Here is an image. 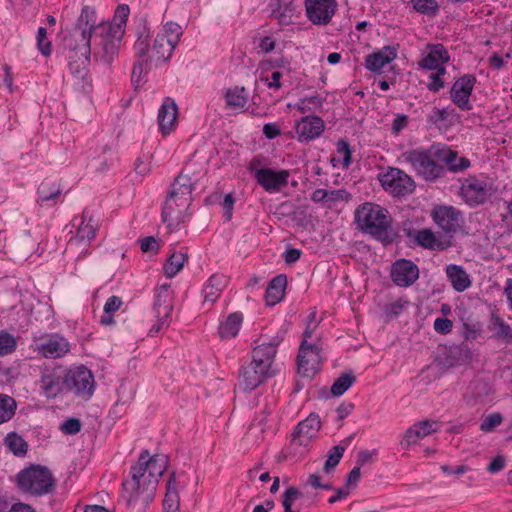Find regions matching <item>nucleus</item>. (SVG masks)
Listing matches in <instances>:
<instances>
[{
	"mask_svg": "<svg viewBox=\"0 0 512 512\" xmlns=\"http://www.w3.org/2000/svg\"><path fill=\"white\" fill-rule=\"evenodd\" d=\"M130 476L122 483V498L128 505L137 502L149 505L156 495L160 480L157 454L149 456L148 451H143L137 464L131 467Z\"/></svg>",
	"mask_w": 512,
	"mask_h": 512,
	"instance_id": "f257e3e1",
	"label": "nucleus"
},
{
	"mask_svg": "<svg viewBox=\"0 0 512 512\" xmlns=\"http://www.w3.org/2000/svg\"><path fill=\"white\" fill-rule=\"evenodd\" d=\"M93 11V23L89 25L94 37V57L110 64L118 53L120 42L125 33V27L130 13L128 5H119L115 11L112 22H101L97 24L96 11L93 7L84 6Z\"/></svg>",
	"mask_w": 512,
	"mask_h": 512,
	"instance_id": "f03ea898",
	"label": "nucleus"
},
{
	"mask_svg": "<svg viewBox=\"0 0 512 512\" xmlns=\"http://www.w3.org/2000/svg\"><path fill=\"white\" fill-rule=\"evenodd\" d=\"M252 351V360L242 367L239 374V385L246 391H252L273 375L271 367L277 354V347L282 338L275 336L269 341L261 337Z\"/></svg>",
	"mask_w": 512,
	"mask_h": 512,
	"instance_id": "7ed1b4c3",
	"label": "nucleus"
},
{
	"mask_svg": "<svg viewBox=\"0 0 512 512\" xmlns=\"http://www.w3.org/2000/svg\"><path fill=\"white\" fill-rule=\"evenodd\" d=\"M354 222L361 232L372 236L384 245L391 244L396 232L392 226V216L379 204L365 202L354 212Z\"/></svg>",
	"mask_w": 512,
	"mask_h": 512,
	"instance_id": "20e7f679",
	"label": "nucleus"
},
{
	"mask_svg": "<svg viewBox=\"0 0 512 512\" xmlns=\"http://www.w3.org/2000/svg\"><path fill=\"white\" fill-rule=\"evenodd\" d=\"M94 13L89 8L82 9L77 19L75 32L79 33L83 43L80 56L77 52H71L68 59V67L71 74L78 80H81V89L88 93L91 90V78L88 74L87 65L90 61L91 53L94 54V37L89 31V25L93 23Z\"/></svg>",
	"mask_w": 512,
	"mask_h": 512,
	"instance_id": "39448f33",
	"label": "nucleus"
},
{
	"mask_svg": "<svg viewBox=\"0 0 512 512\" xmlns=\"http://www.w3.org/2000/svg\"><path fill=\"white\" fill-rule=\"evenodd\" d=\"M18 488L25 494L43 496L55 489V478L52 472L43 465H31L16 475Z\"/></svg>",
	"mask_w": 512,
	"mask_h": 512,
	"instance_id": "423d86ee",
	"label": "nucleus"
},
{
	"mask_svg": "<svg viewBox=\"0 0 512 512\" xmlns=\"http://www.w3.org/2000/svg\"><path fill=\"white\" fill-rule=\"evenodd\" d=\"M440 148L414 149L403 154L406 162L411 165L415 173L426 181L433 182L445 175V167L441 164L437 154Z\"/></svg>",
	"mask_w": 512,
	"mask_h": 512,
	"instance_id": "0eeeda50",
	"label": "nucleus"
},
{
	"mask_svg": "<svg viewBox=\"0 0 512 512\" xmlns=\"http://www.w3.org/2000/svg\"><path fill=\"white\" fill-rule=\"evenodd\" d=\"M149 37V31L143 26L138 32V38L134 44L135 54L138 60L133 67L131 81L136 89L148 81V73L152 68L157 69L159 66V57L154 58L153 55L147 57L150 47Z\"/></svg>",
	"mask_w": 512,
	"mask_h": 512,
	"instance_id": "6e6552de",
	"label": "nucleus"
},
{
	"mask_svg": "<svg viewBox=\"0 0 512 512\" xmlns=\"http://www.w3.org/2000/svg\"><path fill=\"white\" fill-rule=\"evenodd\" d=\"M64 384L65 390L84 400L90 399L95 389L94 376L85 366L69 369L64 377Z\"/></svg>",
	"mask_w": 512,
	"mask_h": 512,
	"instance_id": "1a4fd4ad",
	"label": "nucleus"
},
{
	"mask_svg": "<svg viewBox=\"0 0 512 512\" xmlns=\"http://www.w3.org/2000/svg\"><path fill=\"white\" fill-rule=\"evenodd\" d=\"M383 188L394 196H406L415 190V182L411 176L399 168L389 167L379 175Z\"/></svg>",
	"mask_w": 512,
	"mask_h": 512,
	"instance_id": "9d476101",
	"label": "nucleus"
},
{
	"mask_svg": "<svg viewBox=\"0 0 512 512\" xmlns=\"http://www.w3.org/2000/svg\"><path fill=\"white\" fill-rule=\"evenodd\" d=\"M321 349L314 345L302 341L297 355L298 373L305 378H313L321 369Z\"/></svg>",
	"mask_w": 512,
	"mask_h": 512,
	"instance_id": "9b49d317",
	"label": "nucleus"
},
{
	"mask_svg": "<svg viewBox=\"0 0 512 512\" xmlns=\"http://www.w3.org/2000/svg\"><path fill=\"white\" fill-rule=\"evenodd\" d=\"M491 195V185L475 176L466 178L460 187V196L470 207L484 204Z\"/></svg>",
	"mask_w": 512,
	"mask_h": 512,
	"instance_id": "f8f14e48",
	"label": "nucleus"
},
{
	"mask_svg": "<svg viewBox=\"0 0 512 512\" xmlns=\"http://www.w3.org/2000/svg\"><path fill=\"white\" fill-rule=\"evenodd\" d=\"M72 225L77 227V231L75 236L70 238L68 246L85 250L96 236L97 223L89 216L88 211L84 210L80 218L75 217L72 220Z\"/></svg>",
	"mask_w": 512,
	"mask_h": 512,
	"instance_id": "ddd939ff",
	"label": "nucleus"
},
{
	"mask_svg": "<svg viewBox=\"0 0 512 512\" xmlns=\"http://www.w3.org/2000/svg\"><path fill=\"white\" fill-rule=\"evenodd\" d=\"M290 171L286 169L274 170L263 168L255 173V180L268 193L280 192L287 187Z\"/></svg>",
	"mask_w": 512,
	"mask_h": 512,
	"instance_id": "4468645a",
	"label": "nucleus"
},
{
	"mask_svg": "<svg viewBox=\"0 0 512 512\" xmlns=\"http://www.w3.org/2000/svg\"><path fill=\"white\" fill-rule=\"evenodd\" d=\"M308 19L315 25H326L334 16L336 0H305Z\"/></svg>",
	"mask_w": 512,
	"mask_h": 512,
	"instance_id": "2eb2a0df",
	"label": "nucleus"
},
{
	"mask_svg": "<svg viewBox=\"0 0 512 512\" xmlns=\"http://www.w3.org/2000/svg\"><path fill=\"white\" fill-rule=\"evenodd\" d=\"M390 276L395 285L408 287L419 278V269L411 260L398 259L391 266Z\"/></svg>",
	"mask_w": 512,
	"mask_h": 512,
	"instance_id": "dca6fc26",
	"label": "nucleus"
},
{
	"mask_svg": "<svg viewBox=\"0 0 512 512\" xmlns=\"http://www.w3.org/2000/svg\"><path fill=\"white\" fill-rule=\"evenodd\" d=\"M320 427L321 421L319 415L311 413L296 426L293 432L291 446H308L312 438L318 433Z\"/></svg>",
	"mask_w": 512,
	"mask_h": 512,
	"instance_id": "f3484780",
	"label": "nucleus"
},
{
	"mask_svg": "<svg viewBox=\"0 0 512 512\" xmlns=\"http://www.w3.org/2000/svg\"><path fill=\"white\" fill-rule=\"evenodd\" d=\"M432 217L434 222L446 233L453 234L461 227V212L452 206L435 207Z\"/></svg>",
	"mask_w": 512,
	"mask_h": 512,
	"instance_id": "a211bd4d",
	"label": "nucleus"
},
{
	"mask_svg": "<svg viewBox=\"0 0 512 512\" xmlns=\"http://www.w3.org/2000/svg\"><path fill=\"white\" fill-rule=\"evenodd\" d=\"M476 78L473 75H464L457 79L450 91L451 99L462 110H470V96L472 94Z\"/></svg>",
	"mask_w": 512,
	"mask_h": 512,
	"instance_id": "6ab92c4d",
	"label": "nucleus"
},
{
	"mask_svg": "<svg viewBox=\"0 0 512 512\" xmlns=\"http://www.w3.org/2000/svg\"><path fill=\"white\" fill-rule=\"evenodd\" d=\"M315 494H307L291 486L283 494L282 504L284 512H298L305 510L316 503Z\"/></svg>",
	"mask_w": 512,
	"mask_h": 512,
	"instance_id": "aec40b11",
	"label": "nucleus"
},
{
	"mask_svg": "<svg viewBox=\"0 0 512 512\" xmlns=\"http://www.w3.org/2000/svg\"><path fill=\"white\" fill-rule=\"evenodd\" d=\"M437 423L435 421L423 420L415 423L406 430L400 445L404 449L418 443V441L437 431Z\"/></svg>",
	"mask_w": 512,
	"mask_h": 512,
	"instance_id": "412c9836",
	"label": "nucleus"
},
{
	"mask_svg": "<svg viewBox=\"0 0 512 512\" xmlns=\"http://www.w3.org/2000/svg\"><path fill=\"white\" fill-rule=\"evenodd\" d=\"M323 130L324 121L318 116L303 117L296 127L298 139L301 142L319 137Z\"/></svg>",
	"mask_w": 512,
	"mask_h": 512,
	"instance_id": "4be33fe9",
	"label": "nucleus"
},
{
	"mask_svg": "<svg viewBox=\"0 0 512 512\" xmlns=\"http://www.w3.org/2000/svg\"><path fill=\"white\" fill-rule=\"evenodd\" d=\"M165 512H177L180 508L179 482L175 470L168 473L165 485V497L162 500Z\"/></svg>",
	"mask_w": 512,
	"mask_h": 512,
	"instance_id": "5701e85b",
	"label": "nucleus"
},
{
	"mask_svg": "<svg viewBox=\"0 0 512 512\" xmlns=\"http://www.w3.org/2000/svg\"><path fill=\"white\" fill-rule=\"evenodd\" d=\"M70 350L67 340L58 335H51L48 339L38 345V351L46 358H59Z\"/></svg>",
	"mask_w": 512,
	"mask_h": 512,
	"instance_id": "b1692460",
	"label": "nucleus"
},
{
	"mask_svg": "<svg viewBox=\"0 0 512 512\" xmlns=\"http://www.w3.org/2000/svg\"><path fill=\"white\" fill-rule=\"evenodd\" d=\"M441 164L453 173L462 172L470 167V160L466 157H458V153L449 148H440L437 154Z\"/></svg>",
	"mask_w": 512,
	"mask_h": 512,
	"instance_id": "393cba45",
	"label": "nucleus"
},
{
	"mask_svg": "<svg viewBox=\"0 0 512 512\" xmlns=\"http://www.w3.org/2000/svg\"><path fill=\"white\" fill-rule=\"evenodd\" d=\"M429 48V52L419 62L421 68L432 70L449 61L450 57L444 45H429Z\"/></svg>",
	"mask_w": 512,
	"mask_h": 512,
	"instance_id": "a878e982",
	"label": "nucleus"
},
{
	"mask_svg": "<svg viewBox=\"0 0 512 512\" xmlns=\"http://www.w3.org/2000/svg\"><path fill=\"white\" fill-rule=\"evenodd\" d=\"M397 56L395 48L385 46L380 51L372 53L366 57L365 66L368 70L380 71L386 64L393 61Z\"/></svg>",
	"mask_w": 512,
	"mask_h": 512,
	"instance_id": "bb28decb",
	"label": "nucleus"
},
{
	"mask_svg": "<svg viewBox=\"0 0 512 512\" xmlns=\"http://www.w3.org/2000/svg\"><path fill=\"white\" fill-rule=\"evenodd\" d=\"M40 387L47 398H55L64 389V378L54 371L45 372L41 376Z\"/></svg>",
	"mask_w": 512,
	"mask_h": 512,
	"instance_id": "cd10ccee",
	"label": "nucleus"
},
{
	"mask_svg": "<svg viewBox=\"0 0 512 512\" xmlns=\"http://www.w3.org/2000/svg\"><path fill=\"white\" fill-rule=\"evenodd\" d=\"M62 193L61 187L52 180H44L37 190V203L44 206H54Z\"/></svg>",
	"mask_w": 512,
	"mask_h": 512,
	"instance_id": "c85d7f7f",
	"label": "nucleus"
},
{
	"mask_svg": "<svg viewBox=\"0 0 512 512\" xmlns=\"http://www.w3.org/2000/svg\"><path fill=\"white\" fill-rule=\"evenodd\" d=\"M228 280L226 276L214 274L212 275L203 288L204 295V304L212 305L216 302V300L221 295L223 289L225 288Z\"/></svg>",
	"mask_w": 512,
	"mask_h": 512,
	"instance_id": "c756f323",
	"label": "nucleus"
},
{
	"mask_svg": "<svg viewBox=\"0 0 512 512\" xmlns=\"http://www.w3.org/2000/svg\"><path fill=\"white\" fill-rule=\"evenodd\" d=\"M287 286V277L284 274L275 276L268 284L265 299L269 306L279 303L284 295Z\"/></svg>",
	"mask_w": 512,
	"mask_h": 512,
	"instance_id": "7c9ffc66",
	"label": "nucleus"
},
{
	"mask_svg": "<svg viewBox=\"0 0 512 512\" xmlns=\"http://www.w3.org/2000/svg\"><path fill=\"white\" fill-rule=\"evenodd\" d=\"M415 242L417 245L430 250H445L451 246L450 241H443L436 237L430 229H422L416 232Z\"/></svg>",
	"mask_w": 512,
	"mask_h": 512,
	"instance_id": "2f4dec72",
	"label": "nucleus"
},
{
	"mask_svg": "<svg viewBox=\"0 0 512 512\" xmlns=\"http://www.w3.org/2000/svg\"><path fill=\"white\" fill-rule=\"evenodd\" d=\"M446 274L453 289L457 292H463L471 286V280L468 273L460 265H448L446 267Z\"/></svg>",
	"mask_w": 512,
	"mask_h": 512,
	"instance_id": "473e14b6",
	"label": "nucleus"
},
{
	"mask_svg": "<svg viewBox=\"0 0 512 512\" xmlns=\"http://www.w3.org/2000/svg\"><path fill=\"white\" fill-rule=\"evenodd\" d=\"M178 107L171 98H166L162 104V136L170 134L176 128Z\"/></svg>",
	"mask_w": 512,
	"mask_h": 512,
	"instance_id": "72a5a7b5",
	"label": "nucleus"
},
{
	"mask_svg": "<svg viewBox=\"0 0 512 512\" xmlns=\"http://www.w3.org/2000/svg\"><path fill=\"white\" fill-rule=\"evenodd\" d=\"M193 182L191 177L180 173L174 180L166 201V208H169V201L177 197L187 196L192 193Z\"/></svg>",
	"mask_w": 512,
	"mask_h": 512,
	"instance_id": "f704fd0d",
	"label": "nucleus"
},
{
	"mask_svg": "<svg viewBox=\"0 0 512 512\" xmlns=\"http://www.w3.org/2000/svg\"><path fill=\"white\" fill-rule=\"evenodd\" d=\"M243 316L239 312L231 313L219 326V335L222 339L234 338L241 327Z\"/></svg>",
	"mask_w": 512,
	"mask_h": 512,
	"instance_id": "c9c22d12",
	"label": "nucleus"
},
{
	"mask_svg": "<svg viewBox=\"0 0 512 512\" xmlns=\"http://www.w3.org/2000/svg\"><path fill=\"white\" fill-rule=\"evenodd\" d=\"M472 358L473 352L467 343L450 347L447 354L449 364L452 366L468 364Z\"/></svg>",
	"mask_w": 512,
	"mask_h": 512,
	"instance_id": "e433bc0d",
	"label": "nucleus"
},
{
	"mask_svg": "<svg viewBox=\"0 0 512 512\" xmlns=\"http://www.w3.org/2000/svg\"><path fill=\"white\" fill-rule=\"evenodd\" d=\"M227 107L234 110H244L248 102V92L244 87H234L225 93Z\"/></svg>",
	"mask_w": 512,
	"mask_h": 512,
	"instance_id": "4c0bfd02",
	"label": "nucleus"
},
{
	"mask_svg": "<svg viewBox=\"0 0 512 512\" xmlns=\"http://www.w3.org/2000/svg\"><path fill=\"white\" fill-rule=\"evenodd\" d=\"M183 34V30L181 26L174 22H168L164 26V37L167 40V44L169 45V52L168 55L165 56L162 53V58L164 60H168L172 56V52L175 49V47L178 45L180 38Z\"/></svg>",
	"mask_w": 512,
	"mask_h": 512,
	"instance_id": "58836bf2",
	"label": "nucleus"
},
{
	"mask_svg": "<svg viewBox=\"0 0 512 512\" xmlns=\"http://www.w3.org/2000/svg\"><path fill=\"white\" fill-rule=\"evenodd\" d=\"M187 259V255L183 252H173L171 253L165 264H164V272L167 277L175 276L184 266V263Z\"/></svg>",
	"mask_w": 512,
	"mask_h": 512,
	"instance_id": "ea45409f",
	"label": "nucleus"
},
{
	"mask_svg": "<svg viewBox=\"0 0 512 512\" xmlns=\"http://www.w3.org/2000/svg\"><path fill=\"white\" fill-rule=\"evenodd\" d=\"M17 409L15 399L9 395L0 393V424L13 418Z\"/></svg>",
	"mask_w": 512,
	"mask_h": 512,
	"instance_id": "a19ab883",
	"label": "nucleus"
},
{
	"mask_svg": "<svg viewBox=\"0 0 512 512\" xmlns=\"http://www.w3.org/2000/svg\"><path fill=\"white\" fill-rule=\"evenodd\" d=\"M5 444L16 456H24L28 450V444L22 436L15 432H10L5 437Z\"/></svg>",
	"mask_w": 512,
	"mask_h": 512,
	"instance_id": "79ce46f5",
	"label": "nucleus"
},
{
	"mask_svg": "<svg viewBox=\"0 0 512 512\" xmlns=\"http://www.w3.org/2000/svg\"><path fill=\"white\" fill-rule=\"evenodd\" d=\"M356 378L352 373H344L339 376L331 387V392L334 396H341L344 394L355 382Z\"/></svg>",
	"mask_w": 512,
	"mask_h": 512,
	"instance_id": "37998d69",
	"label": "nucleus"
},
{
	"mask_svg": "<svg viewBox=\"0 0 512 512\" xmlns=\"http://www.w3.org/2000/svg\"><path fill=\"white\" fill-rule=\"evenodd\" d=\"M17 339L6 330L0 331V357L9 355L16 350Z\"/></svg>",
	"mask_w": 512,
	"mask_h": 512,
	"instance_id": "c03bdc74",
	"label": "nucleus"
},
{
	"mask_svg": "<svg viewBox=\"0 0 512 512\" xmlns=\"http://www.w3.org/2000/svg\"><path fill=\"white\" fill-rule=\"evenodd\" d=\"M492 320L496 329L495 336L508 343L512 342V328L499 316H494Z\"/></svg>",
	"mask_w": 512,
	"mask_h": 512,
	"instance_id": "a18cd8bd",
	"label": "nucleus"
},
{
	"mask_svg": "<svg viewBox=\"0 0 512 512\" xmlns=\"http://www.w3.org/2000/svg\"><path fill=\"white\" fill-rule=\"evenodd\" d=\"M413 8L425 15H435L439 10L436 0H411Z\"/></svg>",
	"mask_w": 512,
	"mask_h": 512,
	"instance_id": "49530a36",
	"label": "nucleus"
},
{
	"mask_svg": "<svg viewBox=\"0 0 512 512\" xmlns=\"http://www.w3.org/2000/svg\"><path fill=\"white\" fill-rule=\"evenodd\" d=\"M345 448L340 445L334 446L329 454L328 458L324 464V471L326 473H329L331 470H333L340 462L343 454H344Z\"/></svg>",
	"mask_w": 512,
	"mask_h": 512,
	"instance_id": "de8ad7c7",
	"label": "nucleus"
},
{
	"mask_svg": "<svg viewBox=\"0 0 512 512\" xmlns=\"http://www.w3.org/2000/svg\"><path fill=\"white\" fill-rule=\"evenodd\" d=\"M502 421L503 417L500 413H491L482 420L480 430L485 433L491 432L495 427L499 426Z\"/></svg>",
	"mask_w": 512,
	"mask_h": 512,
	"instance_id": "09e8293b",
	"label": "nucleus"
},
{
	"mask_svg": "<svg viewBox=\"0 0 512 512\" xmlns=\"http://www.w3.org/2000/svg\"><path fill=\"white\" fill-rule=\"evenodd\" d=\"M337 153L340 157H342V166L348 168L352 160V151L349 143L346 140L340 139L337 142Z\"/></svg>",
	"mask_w": 512,
	"mask_h": 512,
	"instance_id": "8fccbe9b",
	"label": "nucleus"
},
{
	"mask_svg": "<svg viewBox=\"0 0 512 512\" xmlns=\"http://www.w3.org/2000/svg\"><path fill=\"white\" fill-rule=\"evenodd\" d=\"M294 14V8L291 4L285 5L284 8L281 6L278 9L273 10V15L279 20L280 24L287 25L291 23Z\"/></svg>",
	"mask_w": 512,
	"mask_h": 512,
	"instance_id": "3c124183",
	"label": "nucleus"
},
{
	"mask_svg": "<svg viewBox=\"0 0 512 512\" xmlns=\"http://www.w3.org/2000/svg\"><path fill=\"white\" fill-rule=\"evenodd\" d=\"M37 46L44 56L51 54V42L47 39L46 28L40 27L37 33Z\"/></svg>",
	"mask_w": 512,
	"mask_h": 512,
	"instance_id": "603ef678",
	"label": "nucleus"
},
{
	"mask_svg": "<svg viewBox=\"0 0 512 512\" xmlns=\"http://www.w3.org/2000/svg\"><path fill=\"white\" fill-rule=\"evenodd\" d=\"M82 427L81 421L78 418H68L61 426L60 430L67 435H75L80 432Z\"/></svg>",
	"mask_w": 512,
	"mask_h": 512,
	"instance_id": "864d4df0",
	"label": "nucleus"
},
{
	"mask_svg": "<svg viewBox=\"0 0 512 512\" xmlns=\"http://www.w3.org/2000/svg\"><path fill=\"white\" fill-rule=\"evenodd\" d=\"M349 198L350 194L344 189L326 190L325 203L330 205L339 201H347Z\"/></svg>",
	"mask_w": 512,
	"mask_h": 512,
	"instance_id": "5fc2aeb1",
	"label": "nucleus"
},
{
	"mask_svg": "<svg viewBox=\"0 0 512 512\" xmlns=\"http://www.w3.org/2000/svg\"><path fill=\"white\" fill-rule=\"evenodd\" d=\"M140 249L144 253L157 254L159 250V244L153 236H148L139 240Z\"/></svg>",
	"mask_w": 512,
	"mask_h": 512,
	"instance_id": "6e6d98bb",
	"label": "nucleus"
},
{
	"mask_svg": "<svg viewBox=\"0 0 512 512\" xmlns=\"http://www.w3.org/2000/svg\"><path fill=\"white\" fill-rule=\"evenodd\" d=\"M453 323L448 318H436L434 321V329L440 334H448L451 332Z\"/></svg>",
	"mask_w": 512,
	"mask_h": 512,
	"instance_id": "4d7b16f0",
	"label": "nucleus"
},
{
	"mask_svg": "<svg viewBox=\"0 0 512 512\" xmlns=\"http://www.w3.org/2000/svg\"><path fill=\"white\" fill-rule=\"evenodd\" d=\"M122 305V299L118 296L113 295L107 299L104 305V313L111 314L113 312H116L121 308Z\"/></svg>",
	"mask_w": 512,
	"mask_h": 512,
	"instance_id": "13d9d810",
	"label": "nucleus"
},
{
	"mask_svg": "<svg viewBox=\"0 0 512 512\" xmlns=\"http://www.w3.org/2000/svg\"><path fill=\"white\" fill-rule=\"evenodd\" d=\"M506 463V459L503 455H497L493 460L489 463L487 470L490 473H497L504 469Z\"/></svg>",
	"mask_w": 512,
	"mask_h": 512,
	"instance_id": "bf43d9fd",
	"label": "nucleus"
},
{
	"mask_svg": "<svg viewBox=\"0 0 512 512\" xmlns=\"http://www.w3.org/2000/svg\"><path fill=\"white\" fill-rule=\"evenodd\" d=\"M282 77V73L280 71H274L271 75V80L268 78H261L262 81H265L268 88L280 89L282 87V83L280 81Z\"/></svg>",
	"mask_w": 512,
	"mask_h": 512,
	"instance_id": "052dcab7",
	"label": "nucleus"
},
{
	"mask_svg": "<svg viewBox=\"0 0 512 512\" xmlns=\"http://www.w3.org/2000/svg\"><path fill=\"white\" fill-rule=\"evenodd\" d=\"M263 134L268 139H274L277 136L281 135V129L279 128V126L277 124L268 123V124H265L263 127Z\"/></svg>",
	"mask_w": 512,
	"mask_h": 512,
	"instance_id": "680f3d73",
	"label": "nucleus"
},
{
	"mask_svg": "<svg viewBox=\"0 0 512 512\" xmlns=\"http://www.w3.org/2000/svg\"><path fill=\"white\" fill-rule=\"evenodd\" d=\"M448 117V112L445 109L434 108L431 115L428 117V121L433 124L445 121Z\"/></svg>",
	"mask_w": 512,
	"mask_h": 512,
	"instance_id": "e2e57ef3",
	"label": "nucleus"
},
{
	"mask_svg": "<svg viewBox=\"0 0 512 512\" xmlns=\"http://www.w3.org/2000/svg\"><path fill=\"white\" fill-rule=\"evenodd\" d=\"M408 124V117L406 115H397L392 123V132L398 134Z\"/></svg>",
	"mask_w": 512,
	"mask_h": 512,
	"instance_id": "0e129e2a",
	"label": "nucleus"
},
{
	"mask_svg": "<svg viewBox=\"0 0 512 512\" xmlns=\"http://www.w3.org/2000/svg\"><path fill=\"white\" fill-rule=\"evenodd\" d=\"M234 198L231 193L227 194L223 201V209L225 211L224 216L227 220L232 218L233 206H234Z\"/></svg>",
	"mask_w": 512,
	"mask_h": 512,
	"instance_id": "69168bd1",
	"label": "nucleus"
},
{
	"mask_svg": "<svg viewBox=\"0 0 512 512\" xmlns=\"http://www.w3.org/2000/svg\"><path fill=\"white\" fill-rule=\"evenodd\" d=\"M354 409L353 403H342L340 406H338L336 412H337V420L342 421L344 418H346Z\"/></svg>",
	"mask_w": 512,
	"mask_h": 512,
	"instance_id": "338daca9",
	"label": "nucleus"
},
{
	"mask_svg": "<svg viewBox=\"0 0 512 512\" xmlns=\"http://www.w3.org/2000/svg\"><path fill=\"white\" fill-rule=\"evenodd\" d=\"M444 87V81L439 75L431 74L430 82L428 83V89L433 92L439 91Z\"/></svg>",
	"mask_w": 512,
	"mask_h": 512,
	"instance_id": "774afa93",
	"label": "nucleus"
}]
</instances>
